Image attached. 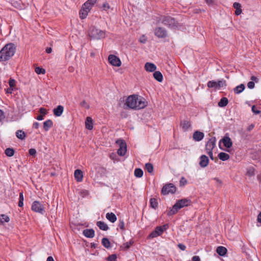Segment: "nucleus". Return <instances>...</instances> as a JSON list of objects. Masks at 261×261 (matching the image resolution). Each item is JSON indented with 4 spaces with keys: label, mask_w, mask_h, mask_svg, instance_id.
<instances>
[{
    "label": "nucleus",
    "mask_w": 261,
    "mask_h": 261,
    "mask_svg": "<svg viewBox=\"0 0 261 261\" xmlns=\"http://www.w3.org/2000/svg\"><path fill=\"white\" fill-rule=\"evenodd\" d=\"M146 101L142 97H139L137 95H132L129 96L126 100V105L132 109H141L146 106Z\"/></svg>",
    "instance_id": "f257e3e1"
},
{
    "label": "nucleus",
    "mask_w": 261,
    "mask_h": 261,
    "mask_svg": "<svg viewBox=\"0 0 261 261\" xmlns=\"http://www.w3.org/2000/svg\"><path fill=\"white\" fill-rule=\"evenodd\" d=\"M15 50L14 44H6L0 51V61H6L9 60L14 55Z\"/></svg>",
    "instance_id": "f03ea898"
},
{
    "label": "nucleus",
    "mask_w": 261,
    "mask_h": 261,
    "mask_svg": "<svg viewBox=\"0 0 261 261\" xmlns=\"http://www.w3.org/2000/svg\"><path fill=\"white\" fill-rule=\"evenodd\" d=\"M190 200L187 199H182L178 200L173 206L172 209L168 213V215L171 216L177 212L178 210L184 206H187L190 204Z\"/></svg>",
    "instance_id": "7ed1b4c3"
},
{
    "label": "nucleus",
    "mask_w": 261,
    "mask_h": 261,
    "mask_svg": "<svg viewBox=\"0 0 261 261\" xmlns=\"http://www.w3.org/2000/svg\"><path fill=\"white\" fill-rule=\"evenodd\" d=\"M89 35L93 39H100L106 37V32L104 31L92 27L90 29Z\"/></svg>",
    "instance_id": "20e7f679"
},
{
    "label": "nucleus",
    "mask_w": 261,
    "mask_h": 261,
    "mask_svg": "<svg viewBox=\"0 0 261 261\" xmlns=\"http://www.w3.org/2000/svg\"><path fill=\"white\" fill-rule=\"evenodd\" d=\"M161 21L164 24L172 28L177 27V23L173 18L170 16H163L161 18Z\"/></svg>",
    "instance_id": "39448f33"
},
{
    "label": "nucleus",
    "mask_w": 261,
    "mask_h": 261,
    "mask_svg": "<svg viewBox=\"0 0 261 261\" xmlns=\"http://www.w3.org/2000/svg\"><path fill=\"white\" fill-rule=\"evenodd\" d=\"M116 143L119 145V148L118 149L117 153L119 155L123 156L126 151V144L125 142L121 140H118Z\"/></svg>",
    "instance_id": "423d86ee"
},
{
    "label": "nucleus",
    "mask_w": 261,
    "mask_h": 261,
    "mask_svg": "<svg viewBox=\"0 0 261 261\" xmlns=\"http://www.w3.org/2000/svg\"><path fill=\"white\" fill-rule=\"evenodd\" d=\"M224 86H226V82L224 80H221L218 82L211 81L207 83V87L208 88H220Z\"/></svg>",
    "instance_id": "0eeeda50"
},
{
    "label": "nucleus",
    "mask_w": 261,
    "mask_h": 261,
    "mask_svg": "<svg viewBox=\"0 0 261 261\" xmlns=\"http://www.w3.org/2000/svg\"><path fill=\"white\" fill-rule=\"evenodd\" d=\"M176 191V187L172 184H169L164 186L162 190V193L163 195L174 193Z\"/></svg>",
    "instance_id": "6e6552de"
},
{
    "label": "nucleus",
    "mask_w": 261,
    "mask_h": 261,
    "mask_svg": "<svg viewBox=\"0 0 261 261\" xmlns=\"http://www.w3.org/2000/svg\"><path fill=\"white\" fill-rule=\"evenodd\" d=\"M166 228L167 226L166 225L158 226L156 227L155 229L149 234V237L151 238L157 237L158 236L161 235Z\"/></svg>",
    "instance_id": "1a4fd4ad"
},
{
    "label": "nucleus",
    "mask_w": 261,
    "mask_h": 261,
    "mask_svg": "<svg viewBox=\"0 0 261 261\" xmlns=\"http://www.w3.org/2000/svg\"><path fill=\"white\" fill-rule=\"evenodd\" d=\"M154 35L158 38H165L168 35V33L165 29L162 27H157L154 31Z\"/></svg>",
    "instance_id": "9d476101"
},
{
    "label": "nucleus",
    "mask_w": 261,
    "mask_h": 261,
    "mask_svg": "<svg viewBox=\"0 0 261 261\" xmlns=\"http://www.w3.org/2000/svg\"><path fill=\"white\" fill-rule=\"evenodd\" d=\"M32 210L34 212L41 214H43L44 211V206L37 201H35L33 203Z\"/></svg>",
    "instance_id": "9b49d317"
},
{
    "label": "nucleus",
    "mask_w": 261,
    "mask_h": 261,
    "mask_svg": "<svg viewBox=\"0 0 261 261\" xmlns=\"http://www.w3.org/2000/svg\"><path fill=\"white\" fill-rule=\"evenodd\" d=\"M108 60L109 63L113 66L116 67H119L121 66V62L120 60L115 55H109L108 57Z\"/></svg>",
    "instance_id": "f8f14e48"
},
{
    "label": "nucleus",
    "mask_w": 261,
    "mask_h": 261,
    "mask_svg": "<svg viewBox=\"0 0 261 261\" xmlns=\"http://www.w3.org/2000/svg\"><path fill=\"white\" fill-rule=\"evenodd\" d=\"M216 145V138L215 137L212 138L207 141L205 145V149L206 152L213 151V149L215 147Z\"/></svg>",
    "instance_id": "ddd939ff"
},
{
    "label": "nucleus",
    "mask_w": 261,
    "mask_h": 261,
    "mask_svg": "<svg viewBox=\"0 0 261 261\" xmlns=\"http://www.w3.org/2000/svg\"><path fill=\"white\" fill-rule=\"evenodd\" d=\"M200 161L199 162V165L201 167L204 168L207 166V165L208 164L209 160L206 155H201L200 156Z\"/></svg>",
    "instance_id": "4468645a"
},
{
    "label": "nucleus",
    "mask_w": 261,
    "mask_h": 261,
    "mask_svg": "<svg viewBox=\"0 0 261 261\" xmlns=\"http://www.w3.org/2000/svg\"><path fill=\"white\" fill-rule=\"evenodd\" d=\"M225 147L230 148L232 146V142L230 138L228 136H224L221 140Z\"/></svg>",
    "instance_id": "2eb2a0df"
},
{
    "label": "nucleus",
    "mask_w": 261,
    "mask_h": 261,
    "mask_svg": "<svg viewBox=\"0 0 261 261\" xmlns=\"http://www.w3.org/2000/svg\"><path fill=\"white\" fill-rule=\"evenodd\" d=\"M204 137V134L199 131H196L194 133L193 135V139L196 141H199L201 140Z\"/></svg>",
    "instance_id": "dca6fc26"
},
{
    "label": "nucleus",
    "mask_w": 261,
    "mask_h": 261,
    "mask_svg": "<svg viewBox=\"0 0 261 261\" xmlns=\"http://www.w3.org/2000/svg\"><path fill=\"white\" fill-rule=\"evenodd\" d=\"M145 69L148 72H153L154 71L156 67L153 63L147 62L145 64L144 66Z\"/></svg>",
    "instance_id": "f3484780"
},
{
    "label": "nucleus",
    "mask_w": 261,
    "mask_h": 261,
    "mask_svg": "<svg viewBox=\"0 0 261 261\" xmlns=\"http://www.w3.org/2000/svg\"><path fill=\"white\" fill-rule=\"evenodd\" d=\"M83 234L87 238H93L95 235V231L93 229H86L83 230Z\"/></svg>",
    "instance_id": "a211bd4d"
},
{
    "label": "nucleus",
    "mask_w": 261,
    "mask_h": 261,
    "mask_svg": "<svg viewBox=\"0 0 261 261\" xmlns=\"http://www.w3.org/2000/svg\"><path fill=\"white\" fill-rule=\"evenodd\" d=\"M74 175L75 179L77 181L80 182L82 181L83 178V174L82 171L81 170H75L74 171Z\"/></svg>",
    "instance_id": "6ab92c4d"
},
{
    "label": "nucleus",
    "mask_w": 261,
    "mask_h": 261,
    "mask_svg": "<svg viewBox=\"0 0 261 261\" xmlns=\"http://www.w3.org/2000/svg\"><path fill=\"white\" fill-rule=\"evenodd\" d=\"M64 107L62 106L59 105L53 110L54 114L57 117L61 116L63 112Z\"/></svg>",
    "instance_id": "aec40b11"
},
{
    "label": "nucleus",
    "mask_w": 261,
    "mask_h": 261,
    "mask_svg": "<svg viewBox=\"0 0 261 261\" xmlns=\"http://www.w3.org/2000/svg\"><path fill=\"white\" fill-rule=\"evenodd\" d=\"M90 11V10L88 8H86L84 7V6H83L82 9L80 12V17L82 19L85 18L87 17Z\"/></svg>",
    "instance_id": "412c9836"
},
{
    "label": "nucleus",
    "mask_w": 261,
    "mask_h": 261,
    "mask_svg": "<svg viewBox=\"0 0 261 261\" xmlns=\"http://www.w3.org/2000/svg\"><path fill=\"white\" fill-rule=\"evenodd\" d=\"M85 125L86 128L91 130L93 128L92 119L90 117H87L85 122Z\"/></svg>",
    "instance_id": "4be33fe9"
},
{
    "label": "nucleus",
    "mask_w": 261,
    "mask_h": 261,
    "mask_svg": "<svg viewBox=\"0 0 261 261\" xmlns=\"http://www.w3.org/2000/svg\"><path fill=\"white\" fill-rule=\"evenodd\" d=\"M233 7L236 9L235 14L239 15L242 13L241 5L240 3L235 2L233 4Z\"/></svg>",
    "instance_id": "5701e85b"
},
{
    "label": "nucleus",
    "mask_w": 261,
    "mask_h": 261,
    "mask_svg": "<svg viewBox=\"0 0 261 261\" xmlns=\"http://www.w3.org/2000/svg\"><path fill=\"white\" fill-rule=\"evenodd\" d=\"M106 218L108 220L112 223L115 222L117 220V217L113 213H108L106 214Z\"/></svg>",
    "instance_id": "b1692460"
},
{
    "label": "nucleus",
    "mask_w": 261,
    "mask_h": 261,
    "mask_svg": "<svg viewBox=\"0 0 261 261\" xmlns=\"http://www.w3.org/2000/svg\"><path fill=\"white\" fill-rule=\"evenodd\" d=\"M154 78L159 82H161L163 81V75L161 72L157 71L153 73Z\"/></svg>",
    "instance_id": "393cba45"
},
{
    "label": "nucleus",
    "mask_w": 261,
    "mask_h": 261,
    "mask_svg": "<svg viewBox=\"0 0 261 261\" xmlns=\"http://www.w3.org/2000/svg\"><path fill=\"white\" fill-rule=\"evenodd\" d=\"M53 125L51 120H48L43 123V128L45 131H47Z\"/></svg>",
    "instance_id": "a878e982"
},
{
    "label": "nucleus",
    "mask_w": 261,
    "mask_h": 261,
    "mask_svg": "<svg viewBox=\"0 0 261 261\" xmlns=\"http://www.w3.org/2000/svg\"><path fill=\"white\" fill-rule=\"evenodd\" d=\"M99 228L102 230H107L109 227L107 224L102 221H98L96 223Z\"/></svg>",
    "instance_id": "bb28decb"
},
{
    "label": "nucleus",
    "mask_w": 261,
    "mask_h": 261,
    "mask_svg": "<svg viewBox=\"0 0 261 261\" xmlns=\"http://www.w3.org/2000/svg\"><path fill=\"white\" fill-rule=\"evenodd\" d=\"M218 157L221 160L225 161L229 159V155L226 153L221 152L219 153Z\"/></svg>",
    "instance_id": "cd10ccee"
},
{
    "label": "nucleus",
    "mask_w": 261,
    "mask_h": 261,
    "mask_svg": "<svg viewBox=\"0 0 261 261\" xmlns=\"http://www.w3.org/2000/svg\"><path fill=\"white\" fill-rule=\"evenodd\" d=\"M97 0H88L84 4V6L86 8H88L90 10L92 6L94 5Z\"/></svg>",
    "instance_id": "c85d7f7f"
},
{
    "label": "nucleus",
    "mask_w": 261,
    "mask_h": 261,
    "mask_svg": "<svg viewBox=\"0 0 261 261\" xmlns=\"http://www.w3.org/2000/svg\"><path fill=\"white\" fill-rule=\"evenodd\" d=\"M10 218L8 216L5 214H2L0 216V225H3L4 222H8Z\"/></svg>",
    "instance_id": "c756f323"
},
{
    "label": "nucleus",
    "mask_w": 261,
    "mask_h": 261,
    "mask_svg": "<svg viewBox=\"0 0 261 261\" xmlns=\"http://www.w3.org/2000/svg\"><path fill=\"white\" fill-rule=\"evenodd\" d=\"M227 252V249L222 246H219L217 249V252L220 255L223 256Z\"/></svg>",
    "instance_id": "7c9ffc66"
},
{
    "label": "nucleus",
    "mask_w": 261,
    "mask_h": 261,
    "mask_svg": "<svg viewBox=\"0 0 261 261\" xmlns=\"http://www.w3.org/2000/svg\"><path fill=\"white\" fill-rule=\"evenodd\" d=\"M245 89V85L244 84H241L237 86L233 90L234 92L236 94H239L243 92Z\"/></svg>",
    "instance_id": "2f4dec72"
},
{
    "label": "nucleus",
    "mask_w": 261,
    "mask_h": 261,
    "mask_svg": "<svg viewBox=\"0 0 261 261\" xmlns=\"http://www.w3.org/2000/svg\"><path fill=\"white\" fill-rule=\"evenodd\" d=\"M181 126L184 130H187L191 126V123L188 121L184 120L181 122Z\"/></svg>",
    "instance_id": "473e14b6"
},
{
    "label": "nucleus",
    "mask_w": 261,
    "mask_h": 261,
    "mask_svg": "<svg viewBox=\"0 0 261 261\" xmlns=\"http://www.w3.org/2000/svg\"><path fill=\"white\" fill-rule=\"evenodd\" d=\"M228 99L226 97H223L218 102V106L220 107H224L228 104Z\"/></svg>",
    "instance_id": "72a5a7b5"
},
{
    "label": "nucleus",
    "mask_w": 261,
    "mask_h": 261,
    "mask_svg": "<svg viewBox=\"0 0 261 261\" xmlns=\"http://www.w3.org/2000/svg\"><path fill=\"white\" fill-rule=\"evenodd\" d=\"M150 206L154 209H156L158 206L157 200L154 198H152L150 200Z\"/></svg>",
    "instance_id": "f704fd0d"
},
{
    "label": "nucleus",
    "mask_w": 261,
    "mask_h": 261,
    "mask_svg": "<svg viewBox=\"0 0 261 261\" xmlns=\"http://www.w3.org/2000/svg\"><path fill=\"white\" fill-rule=\"evenodd\" d=\"M5 153L7 156L11 157L14 154V150L11 148H8L5 150Z\"/></svg>",
    "instance_id": "c9c22d12"
},
{
    "label": "nucleus",
    "mask_w": 261,
    "mask_h": 261,
    "mask_svg": "<svg viewBox=\"0 0 261 261\" xmlns=\"http://www.w3.org/2000/svg\"><path fill=\"white\" fill-rule=\"evenodd\" d=\"M16 135L18 139H20L21 140L24 139L25 137V133L21 130H17L16 133Z\"/></svg>",
    "instance_id": "e433bc0d"
},
{
    "label": "nucleus",
    "mask_w": 261,
    "mask_h": 261,
    "mask_svg": "<svg viewBox=\"0 0 261 261\" xmlns=\"http://www.w3.org/2000/svg\"><path fill=\"white\" fill-rule=\"evenodd\" d=\"M134 174L137 177H141L143 174V171L140 168L136 169Z\"/></svg>",
    "instance_id": "4c0bfd02"
},
{
    "label": "nucleus",
    "mask_w": 261,
    "mask_h": 261,
    "mask_svg": "<svg viewBox=\"0 0 261 261\" xmlns=\"http://www.w3.org/2000/svg\"><path fill=\"white\" fill-rule=\"evenodd\" d=\"M102 244L103 246L107 248H109L110 247V242L107 238L102 239Z\"/></svg>",
    "instance_id": "58836bf2"
},
{
    "label": "nucleus",
    "mask_w": 261,
    "mask_h": 261,
    "mask_svg": "<svg viewBox=\"0 0 261 261\" xmlns=\"http://www.w3.org/2000/svg\"><path fill=\"white\" fill-rule=\"evenodd\" d=\"M145 168L149 173H151L153 172V167L151 163H146L145 165Z\"/></svg>",
    "instance_id": "ea45409f"
},
{
    "label": "nucleus",
    "mask_w": 261,
    "mask_h": 261,
    "mask_svg": "<svg viewBox=\"0 0 261 261\" xmlns=\"http://www.w3.org/2000/svg\"><path fill=\"white\" fill-rule=\"evenodd\" d=\"M23 200H24V198H23V193L21 192L19 194V202H18V206L19 207L23 206Z\"/></svg>",
    "instance_id": "a19ab883"
},
{
    "label": "nucleus",
    "mask_w": 261,
    "mask_h": 261,
    "mask_svg": "<svg viewBox=\"0 0 261 261\" xmlns=\"http://www.w3.org/2000/svg\"><path fill=\"white\" fill-rule=\"evenodd\" d=\"M134 243L133 241L130 240L129 242L124 243L121 247L124 249H128L130 246Z\"/></svg>",
    "instance_id": "79ce46f5"
},
{
    "label": "nucleus",
    "mask_w": 261,
    "mask_h": 261,
    "mask_svg": "<svg viewBox=\"0 0 261 261\" xmlns=\"http://www.w3.org/2000/svg\"><path fill=\"white\" fill-rule=\"evenodd\" d=\"M35 72L38 74H45V70L42 68H40L39 67H37L35 68Z\"/></svg>",
    "instance_id": "37998d69"
},
{
    "label": "nucleus",
    "mask_w": 261,
    "mask_h": 261,
    "mask_svg": "<svg viewBox=\"0 0 261 261\" xmlns=\"http://www.w3.org/2000/svg\"><path fill=\"white\" fill-rule=\"evenodd\" d=\"M9 85L10 87L14 89V87L15 86V81L14 79H10L9 81Z\"/></svg>",
    "instance_id": "c03bdc74"
},
{
    "label": "nucleus",
    "mask_w": 261,
    "mask_h": 261,
    "mask_svg": "<svg viewBox=\"0 0 261 261\" xmlns=\"http://www.w3.org/2000/svg\"><path fill=\"white\" fill-rule=\"evenodd\" d=\"M117 258V256L116 254H112L110 255L108 257V260L109 261H115Z\"/></svg>",
    "instance_id": "a18cd8bd"
},
{
    "label": "nucleus",
    "mask_w": 261,
    "mask_h": 261,
    "mask_svg": "<svg viewBox=\"0 0 261 261\" xmlns=\"http://www.w3.org/2000/svg\"><path fill=\"white\" fill-rule=\"evenodd\" d=\"M118 226L119 227V228L121 229H122V230L124 229V223L123 220H119Z\"/></svg>",
    "instance_id": "49530a36"
},
{
    "label": "nucleus",
    "mask_w": 261,
    "mask_h": 261,
    "mask_svg": "<svg viewBox=\"0 0 261 261\" xmlns=\"http://www.w3.org/2000/svg\"><path fill=\"white\" fill-rule=\"evenodd\" d=\"M255 86L254 83L253 81H251L248 83L247 87L249 89H253Z\"/></svg>",
    "instance_id": "de8ad7c7"
},
{
    "label": "nucleus",
    "mask_w": 261,
    "mask_h": 261,
    "mask_svg": "<svg viewBox=\"0 0 261 261\" xmlns=\"http://www.w3.org/2000/svg\"><path fill=\"white\" fill-rule=\"evenodd\" d=\"M102 8L103 10L107 11L110 9V6L108 3H106L102 5Z\"/></svg>",
    "instance_id": "09e8293b"
},
{
    "label": "nucleus",
    "mask_w": 261,
    "mask_h": 261,
    "mask_svg": "<svg viewBox=\"0 0 261 261\" xmlns=\"http://www.w3.org/2000/svg\"><path fill=\"white\" fill-rule=\"evenodd\" d=\"M187 182V180L184 178L181 177L180 180V185L181 186H184L185 184H186Z\"/></svg>",
    "instance_id": "8fccbe9b"
},
{
    "label": "nucleus",
    "mask_w": 261,
    "mask_h": 261,
    "mask_svg": "<svg viewBox=\"0 0 261 261\" xmlns=\"http://www.w3.org/2000/svg\"><path fill=\"white\" fill-rule=\"evenodd\" d=\"M39 112L41 114L44 115H45L47 114L46 110L43 108H41L39 109Z\"/></svg>",
    "instance_id": "3c124183"
},
{
    "label": "nucleus",
    "mask_w": 261,
    "mask_h": 261,
    "mask_svg": "<svg viewBox=\"0 0 261 261\" xmlns=\"http://www.w3.org/2000/svg\"><path fill=\"white\" fill-rule=\"evenodd\" d=\"M252 111L255 114H259L260 113V111L257 110L255 109V106H253L252 107Z\"/></svg>",
    "instance_id": "603ef678"
},
{
    "label": "nucleus",
    "mask_w": 261,
    "mask_h": 261,
    "mask_svg": "<svg viewBox=\"0 0 261 261\" xmlns=\"http://www.w3.org/2000/svg\"><path fill=\"white\" fill-rule=\"evenodd\" d=\"M147 41V38L145 36H142L140 39V42L142 43H144L146 42Z\"/></svg>",
    "instance_id": "864d4df0"
},
{
    "label": "nucleus",
    "mask_w": 261,
    "mask_h": 261,
    "mask_svg": "<svg viewBox=\"0 0 261 261\" xmlns=\"http://www.w3.org/2000/svg\"><path fill=\"white\" fill-rule=\"evenodd\" d=\"M29 153L31 155H34L36 153V151L34 148L29 149Z\"/></svg>",
    "instance_id": "5fc2aeb1"
},
{
    "label": "nucleus",
    "mask_w": 261,
    "mask_h": 261,
    "mask_svg": "<svg viewBox=\"0 0 261 261\" xmlns=\"http://www.w3.org/2000/svg\"><path fill=\"white\" fill-rule=\"evenodd\" d=\"M178 247L180 249H181V250H183V251L185 250V249L186 248V246L182 244H179L178 245Z\"/></svg>",
    "instance_id": "6e6d98bb"
},
{
    "label": "nucleus",
    "mask_w": 261,
    "mask_h": 261,
    "mask_svg": "<svg viewBox=\"0 0 261 261\" xmlns=\"http://www.w3.org/2000/svg\"><path fill=\"white\" fill-rule=\"evenodd\" d=\"M5 117V116L4 112L0 110V121L4 119Z\"/></svg>",
    "instance_id": "4d7b16f0"
},
{
    "label": "nucleus",
    "mask_w": 261,
    "mask_h": 261,
    "mask_svg": "<svg viewBox=\"0 0 261 261\" xmlns=\"http://www.w3.org/2000/svg\"><path fill=\"white\" fill-rule=\"evenodd\" d=\"M192 261H200V258L198 256H194L192 258Z\"/></svg>",
    "instance_id": "13d9d810"
},
{
    "label": "nucleus",
    "mask_w": 261,
    "mask_h": 261,
    "mask_svg": "<svg viewBox=\"0 0 261 261\" xmlns=\"http://www.w3.org/2000/svg\"><path fill=\"white\" fill-rule=\"evenodd\" d=\"M14 89L13 88H12L11 87H10V88L9 89H7L6 90V92L7 93H10V94H11L12 93V91H13Z\"/></svg>",
    "instance_id": "bf43d9fd"
},
{
    "label": "nucleus",
    "mask_w": 261,
    "mask_h": 261,
    "mask_svg": "<svg viewBox=\"0 0 261 261\" xmlns=\"http://www.w3.org/2000/svg\"><path fill=\"white\" fill-rule=\"evenodd\" d=\"M207 154L209 155L210 158L213 160H214V157H213V151H209V152H207Z\"/></svg>",
    "instance_id": "052dcab7"
},
{
    "label": "nucleus",
    "mask_w": 261,
    "mask_h": 261,
    "mask_svg": "<svg viewBox=\"0 0 261 261\" xmlns=\"http://www.w3.org/2000/svg\"><path fill=\"white\" fill-rule=\"evenodd\" d=\"M39 126V123L38 122H35L33 124V127L36 129H37Z\"/></svg>",
    "instance_id": "680f3d73"
},
{
    "label": "nucleus",
    "mask_w": 261,
    "mask_h": 261,
    "mask_svg": "<svg viewBox=\"0 0 261 261\" xmlns=\"http://www.w3.org/2000/svg\"><path fill=\"white\" fill-rule=\"evenodd\" d=\"M52 51V49L51 47H48L46 49V52L47 53V54H50L51 53Z\"/></svg>",
    "instance_id": "e2e57ef3"
},
{
    "label": "nucleus",
    "mask_w": 261,
    "mask_h": 261,
    "mask_svg": "<svg viewBox=\"0 0 261 261\" xmlns=\"http://www.w3.org/2000/svg\"><path fill=\"white\" fill-rule=\"evenodd\" d=\"M257 221L259 223L261 224V212L258 215Z\"/></svg>",
    "instance_id": "0e129e2a"
},
{
    "label": "nucleus",
    "mask_w": 261,
    "mask_h": 261,
    "mask_svg": "<svg viewBox=\"0 0 261 261\" xmlns=\"http://www.w3.org/2000/svg\"><path fill=\"white\" fill-rule=\"evenodd\" d=\"M251 80L252 81H255V82H257V79L254 76H252L251 77Z\"/></svg>",
    "instance_id": "69168bd1"
},
{
    "label": "nucleus",
    "mask_w": 261,
    "mask_h": 261,
    "mask_svg": "<svg viewBox=\"0 0 261 261\" xmlns=\"http://www.w3.org/2000/svg\"><path fill=\"white\" fill-rule=\"evenodd\" d=\"M43 119V117L42 115H39L37 117V119L38 120H42Z\"/></svg>",
    "instance_id": "338daca9"
},
{
    "label": "nucleus",
    "mask_w": 261,
    "mask_h": 261,
    "mask_svg": "<svg viewBox=\"0 0 261 261\" xmlns=\"http://www.w3.org/2000/svg\"><path fill=\"white\" fill-rule=\"evenodd\" d=\"M46 261H54V259L52 256H49L47 257Z\"/></svg>",
    "instance_id": "774afa93"
}]
</instances>
